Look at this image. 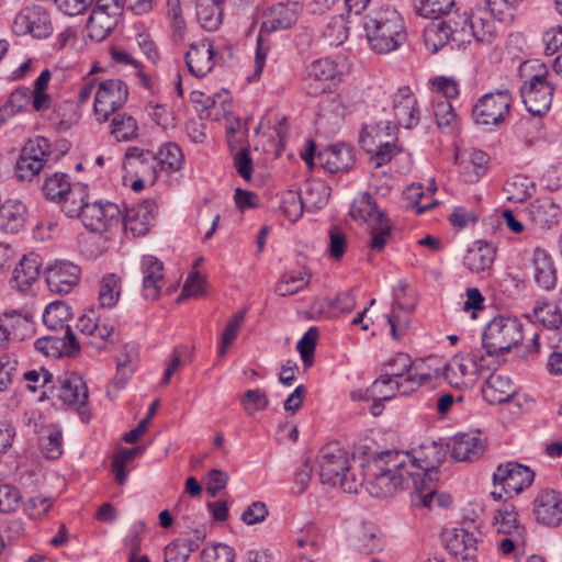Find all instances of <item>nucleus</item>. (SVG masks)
I'll return each instance as SVG.
<instances>
[{"label":"nucleus","mask_w":562,"mask_h":562,"mask_svg":"<svg viewBox=\"0 0 562 562\" xmlns=\"http://www.w3.org/2000/svg\"><path fill=\"white\" fill-rule=\"evenodd\" d=\"M128 89L121 79L100 81L94 92L93 110L97 121L106 122L127 101Z\"/></svg>","instance_id":"obj_10"},{"label":"nucleus","mask_w":562,"mask_h":562,"mask_svg":"<svg viewBox=\"0 0 562 562\" xmlns=\"http://www.w3.org/2000/svg\"><path fill=\"white\" fill-rule=\"evenodd\" d=\"M483 357L479 351L469 355L453 356L443 368L445 380L453 387L468 389L474 385L477 380V373L483 364Z\"/></svg>","instance_id":"obj_11"},{"label":"nucleus","mask_w":562,"mask_h":562,"mask_svg":"<svg viewBox=\"0 0 562 562\" xmlns=\"http://www.w3.org/2000/svg\"><path fill=\"white\" fill-rule=\"evenodd\" d=\"M454 5V0H415L416 11L420 16L438 20L443 14H449Z\"/></svg>","instance_id":"obj_58"},{"label":"nucleus","mask_w":562,"mask_h":562,"mask_svg":"<svg viewBox=\"0 0 562 562\" xmlns=\"http://www.w3.org/2000/svg\"><path fill=\"white\" fill-rule=\"evenodd\" d=\"M344 70V65L329 58H319L306 66L303 80L306 88H312L314 82L339 81ZM325 89V86H316L313 89H308L307 93L317 94L324 92Z\"/></svg>","instance_id":"obj_22"},{"label":"nucleus","mask_w":562,"mask_h":562,"mask_svg":"<svg viewBox=\"0 0 562 562\" xmlns=\"http://www.w3.org/2000/svg\"><path fill=\"white\" fill-rule=\"evenodd\" d=\"M280 209L290 222H296L305 211L299 192L292 190L281 195Z\"/></svg>","instance_id":"obj_61"},{"label":"nucleus","mask_w":562,"mask_h":562,"mask_svg":"<svg viewBox=\"0 0 562 562\" xmlns=\"http://www.w3.org/2000/svg\"><path fill=\"white\" fill-rule=\"evenodd\" d=\"M451 457L457 461H474L479 459L485 450L480 434L461 432L456 435L450 442Z\"/></svg>","instance_id":"obj_35"},{"label":"nucleus","mask_w":562,"mask_h":562,"mask_svg":"<svg viewBox=\"0 0 562 562\" xmlns=\"http://www.w3.org/2000/svg\"><path fill=\"white\" fill-rule=\"evenodd\" d=\"M33 92L29 87H19L13 90L7 102L4 103L14 114L26 111L29 106H32L34 111V98Z\"/></svg>","instance_id":"obj_62"},{"label":"nucleus","mask_w":562,"mask_h":562,"mask_svg":"<svg viewBox=\"0 0 562 562\" xmlns=\"http://www.w3.org/2000/svg\"><path fill=\"white\" fill-rule=\"evenodd\" d=\"M303 9L302 0H286L273 4L263 21V29L269 32L290 27Z\"/></svg>","instance_id":"obj_30"},{"label":"nucleus","mask_w":562,"mask_h":562,"mask_svg":"<svg viewBox=\"0 0 562 562\" xmlns=\"http://www.w3.org/2000/svg\"><path fill=\"white\" fill-rule=\"evenodd\" d=\"M121 295V279L114 274L110 273L102 278L100 291H99V301L102 307H113Z\"/></svg>","instance_id":"obj_55"},{"label":"nucleus","mask_w":562,"mask_h":562,"mask_svg":"<svg viewBox=\"0 0 562 562\" xmlns=\"http://www.w3.org/2000/svg\"><path fill=\"white\" fill-rule=\"evenodd\" d=\"M58 384L53 387L56 390V396L64 404L76 407L80 419L88 423L90 420L87 407L89 394L83 379L75 373H66L58 378Z\"/></svg>","instance_id":"obj_15"},{"label":"nucleus","mask_w":562,"mask_h":562,"mask_svg":"<svg viewBox=\"0 0 562 562\" xmlns=\"http://www.w3.org/2000/svg\"><path fill=\"white\" fill-rule=\"evenodd\" d=\"M550 77L548 69L538 65V71L520 88L522 102L533 116H543L551 106L554 88Z\"/></svg>","instance_id":"obj_9"},{"label":"nucleus","mask_w":562,"mask_h":562,"mask_svg":"<svg viewBox=\"0 0 562 562\" xmlns=\"http://www.w3.org/2000/svg\"><path fill=\"white\" fill-rule=\"evenodd\" d=\"M21 155L27 159H35L45 166L50 153L48 151V140L44 137H37L29 140L23 147Z\"/></svg>","instance_id":"obj_64"},{"label":"nucleus","mask_w":562,"mask_h":562,"mask_svg":"<svg viewBox=\"0 0 562 562\" xmlns=\"http://www.w3.org/2000/svg\"><path fill=\"white\" fill-rule=\"evenodd\" d=\"M532 315L536 322L540 323L543 327L561 334L558 347H562V312L560 307L554 303L543 302L535 305Z\"/></svg>","instance_id":"obj_42"},{"label":"nucleus","mask_w":562,"mask_h":562,"mask_svg":"<svg viewBox=\"0 0 562 562\" xmlns=\"http://www.w3.org/2000/svg\"><path fill=\"white\" fill-rule=\"evenodd\" d=\"M245 317L246 311L240 310L228 319L221 335V342L217 350V357L220 359L226 356L228 348L237 338L240 327L245 322Z\"/></svg>","instance_id":"obj_51"},{"label":"nucleus","mask_w":562,"mask_h":562,"mask_svg":"<svg viewBox=\"0 0 562 562\" xmlns=\"http://www.w3.org/2000/svg\"><path fill=\"white\" fill-rule=\"evenodd\" d=\"M382 372L381 376L367 390V393H370L372 396L379 393L383 401L392 398L395 392L408 395L427 380V375L416 372L411 357L403 352L389 359L384 363Z\"/></svg>","instance_id":"obj_3"},{"label":"nucleus","mask_w":562,"mask_h":562,"mask_svg":"<svg viewBox=\"0 0 562 562\" xmlns=\"http://www.w3.org/2000/svg\"><path fill=\"white\" fill-rule=\"evenodd\" d=\"M535 479V472L527 465L515 461L499 464L493 474L495 485L502 486L506 494H519L529 487Z\"/></svg>","instance_id":"obj_16"},{"label":"nucleus","mask_w":562,"mask_h":562,"mask_svg":"<svg viewBox=\"0 0 562 562\" xmlns=\"http://www.w3.org/2000/svg\"><path fill=\"white\" fill-rule=\"evenodd\" d=\"M387 323L391 327V336L395 340L401 339L409 326V311L401 302L398 293H394L392 310L387 314Z\"/></svg>","instance_id":"obj_45"},{"label":"nucleus","mask_w":562,"mask_h":562,"mask_svg":"<svg viewBox=\"0 0 562 562\" xmlns=\"http://www.w3.org/2000/svg\"><path fill=\"white\" fill-rule=\"evenodd\" d=\"M79 276V267L69 261H58L45 271L49 290L59 294L69 293L78 283Z\"/></svg>","instance_id":"obj_27"},{"label":"nucleus","mask_w":562,"mask_h":562,"mask_svg":"<svg viewBox=\"0 0 562 562\" xmlns=\"http://www.w3.org/2000/svg\"><path fill=\"white\" fill-rule=\"evenodd\" d=\"M317 464L322 483L329 485H337L342 472L349 470L347 452L337 443H329L322 448Z\"/></svg>","instance_id":"obj_17"},{"label":"nucleus","mask_w":562,"mask_h":562,"mask_svg":"<svg viewBox=\"0 0 562 562\" xmlns=\"http://www.w3.org/2000/svg\"><path fill=\"white\" fill-rule=\"evenodd\" d=\"M122 9V0H95L87 22L88 36L95 42L105 40L116 26Z\"/></svg>","instance_id":"obj_12"},{"label":"nucleus","mask_w":562,"mask_h":562,"mask_svg":"<svg viewBox=\"0 0 562 562\" xmlns=\"http://www.w3.org/2000/svg\"><path fill=\"white\" fill-rule=\"evenodd\" d=\"M186 64L189 71L195 77H204L215 65V52L207 40L190 45L186 54Z\"/></svg>","instance_id":"obj_32"},{"label":"nucleus","mask_w":562,"mask_h":562,"mask_svg":"<svg viewBox=\"0 0 562 562\" xmlns=\"http://www.w3.org/2000/svg\"><path fill=\"white\" fill-rule=\"evenodd\" d=\"M512 95L508 90L488 92L481 97L473 106V116L477 124L497 125L509 113Z\"/></svg>","instance_id":"obj_13"},{"label":"nucleus","mask_w":562,"mask_h":562,"mask_svg":"<svg viewBox=\"0 0 562 562\" xmlns=\"http://www.w3.org/2000/svg\"><path fill=\"white\" fill-rule=\"evenodd\" d=\"M392 109L398 125L405 128H413L420 121L418 102L409 87L396 90L392 97Z\"/></svg>","instance_id":"obj_23"},{"label":"nucleus","mask_w":562,"mask_h":562,"mask_svg":"<svg viewBox=\"0 0 562 562\" xmlns=\"http://www.w3.org/2000/svg\"><path fill=\"white\" fill-rule=\"evenodd\" d=\"M350 215L356 220L372 221L370 247L382 250L391 235V224L369 193L360 194L351 204Z\"/></svg>","instance_id":"obj_8"},{"label":"nucleus","mask_w":562,"mask_h":562,"mask_svg":"<svg viewBox=\"0 0 562 562\" xmlns=\"http://www.w3.org/2000/svg\"><path fill=\"white\" fill-rule=\"evenodd\" d=\"M535 519L547 527L562 524V496L554 490H542L533 499Z\"/></svg>","instance_id":"obj_21"},{"label":"nucleus","mask_w":562,"mask_h":562,"mask_svg":"<svg viewBox=\"0 0 562 562\" xmlns=\"http://www.w3.org/2000/svg\"><path fill=\"white\" fill-rule=\"evenodd\" d=\"M25 205L16 199H8L0 205V229L15 234L24 226Z\"/></svg>","instance_id":"obj_39"},{"label":"nucleus","mask_w":562,"mask_h":562,"mask_svg":"<svg viewBox=\"0 0 562 562\" xmlns=\"http://www.w3.org/2000/svg\"><path fill=\"white\" fill-rule=\"evenodd\" d=\"M434 114L438 127L443 133H451L457 125V114L448 100H434Z\"/></svg>","instance_id":"obj_57"},{"label":"nucleus","mask_w":562,"mask_h":562,"mask_svg":"<svg viewBox=\"0 0 562 562\" xmlns=\"http://www.w3.org/2000/svg\"><path fill=\"white\" fill-rule=\"evenodd\" d=\"M364 29L371 48L378 54L396 50L406 41L403 18L395 9L387 5L370 13Z\"/></svg>","instance_id":"obj_4"},{"label":"nucleus","mask_w":562,"mask_h":562,"mask_svg":"<svg viewBox=\"0 0 562 562\" xmlns=\"http://www.w3.org/2000/svg\"><path fill=\"white\" fill-rule=\"evenodd\" d=\"M487 5L488 9H477L470 15L471 38L474 37L481 43L493 42L497 33L496 20L502 23H509L514 19V12L501 7H498V10H494L490 3Z\"/></svg>","instance_id":"obj_14"},{"label":"nucleus","mask_w":562,"mask_h":562,"mask_svg":"<svg viewBox=\"0 0 562 562\" xmlns=\"http://www.w3.org/2000/svg\"><path fill=\"white\" fill-rule=\"evenodd\" d=\"M43 261L40 255L30 252L24 255L13 270L10 285L13 290L26 292L38 280Z\"/></svg>","instance_id":"obj_29"},{"label":"nucleus","mask_w":562,"mask_h":562,"mask_svg":"<svg viewBox=\"0 0 562 562\" xmlns=\"http://www.w3.org/2000/svg\"><path fill=\"white\" fill-rule=\"evenodd\" d=\"M140 271L143 274V296L150 301L158 300L165 286L164 263L155 256L145 255L140 260Z\"/></svg>","instance_id":"obj_26"},{"label":"nucleus","mask_w":562,"mask_h":562,"mask_svg":"<svg viewBox=\"0 0 562 562\" xmlns=\"http://www.w3.org/2000/svg\"><path fill=\"white\" fill-rule=\"evenodd\" d=\"M496 257V249L492 244L476 240L467 250L463 265L472 273H484L492 270Z\"/></svg>","instance_id":"obj_34"},{"label":"nucleus","mask_w":562,"mask_h":562,"mask_svg":"<svg viewBox=\"0 0 562 562\" xmlns=\"http://www.w3.org/2000/svg\"><path fill=\"white\" fill-rule=\"evenodd\" d=\"M78 195L74 205H67L66 215L68 217H79L83 226L92 233L102 234L116 226L121 220V210L117 204L91 200L87 188Z\"/></svg>","instance_id":"obj_5"},{"label":"nucleus","mask_w":562,"mask_h":562,"mask_svg":"<svg viewBox=\"0 0 562 562\" xmlns=\"http://www.w3.org/2000/svg\"><path fill=\"white\" fill-rule=\"evenodd\" d=\"M299 194L305 211L314 212L326 205L330 188L323 181L313 180L306 182Z\"/></svg>","instance_id":"obj_41"},{"label":"nucleus","mask_w":562,"mask_h":562,"mask_svg":"<svg viewBox=\"0 0 562 562\" xmlns=\"http://www.w3.org/2000/svg\"><path fill=\"white\" fill-rule=\"evenodd\" d=\"M123 168L127 176L146 178L150 186L156 182L161 171L157 156L138 147H130L126 150Z\"/></svg>","instance_id":"obj_18"},{"label":"nucleus","mask_w":562,"mask_h":562,"mask_svg":"<svg viewBox=\"0 0 562 562\" xmlns=\"http://www.w3.org/2000/svg\"><path fill=\"white\" fill-rule=\"evenodd\" d=\"M396 140L397 126L390 121L366 126L360 135V143L372 154L371 160L376 168L390 162L401 151Z\"/></svg>","instance_id":"obj_6"},{"label":"nucleus","mask_w":562,"mask_h":562,"mask_svg":"<svg viewBox=\"0 0 562 562\" xmlns=\"http://www.w3.org/2000/svg\"><path fill=\"white\" fill-rule=\"evenodd\" d=\"M449 25H445L442 21H434L424 30V42L428 50L437 53L440 48L451 42L448 34Z\"/></svg>","instance_id":"obj_49"},{"label":"nucleus","mask_w":562,"mask_h":562,"mask_svg":"<svg viewBox=\"0 0 562 562\" xmlns=\"http://www.w3.org/2000/svg\"><path fill=\"white\" fill-rule=\"evenodd\" d=\"M156 210L157 205L153 200H145L128 209L124 216L125 231H130L134 236L146 235L155 221Z\"/></svg>","instance_id":"obj_31"},{"label":"nucleus","mask_w":562,"mask_h":562,"mask_svg":"<svg viewBox=\"0 0 562 562\" xmlns=\"http://www.w3.org/2000/svg\"><path fill=\"white\" fill-rule=\"evenodd\" d=\"M535 189V184L522 176H515L506 182L505 190L507 192V200L514 203H522L529 199Z\"/></svg>","instance_id":"obj_56"},{"label":"nucleus","mask_w":562,"mask_h":562,"mask_svg":"<svg viewBox=\"0 0 562 562\" xmlns=\"http://www.w3.org/2000/svg\"><path fill=\"white\" fill-rule=\"evenodd\" d=\"M142 452L140 448L133 449H121L113 457L112 470L115 474V481L122 485L126 481L127 472L125 470L126 464L133 460L138 453Z\"/></svg>","instance_id":"obj_63"},{"label":"nucleus","mask_w":562,"mask_h":562,"mask_svg":"<svg viewBox=\"0 0 562 562\" xmlns=\"http://www.w3.org/2000/svg\"><path fill=\"white\" fill-rule=\"evenodd\" d=\"M317 339L318 329L316 327H310L297 341L296 349L301 356L305 369L311 368L314 363V353Z\"/></svg>","instance_id":"obj_59"},{"label":"nucleus","mask_w":562,"mask_h":562,"mask_svg":"<svg viewBox=\"0 0 562 562\" xmlns=\"http://www.w3.org/2000/svg\"><path fill=\"white\" fill-rule=\"evenodd\" d=\"M156 156L161 171H178L184 161L181 148L175 143L164 144Z\"/></svg>","instance_id":"obj_50"},{"label":"nucleus","mask_w":562,"mask_h":562,"mask_svg":"<svg viewBox=\"0 0 562 562\" xmlns=\"http://www.w3.org/2000/svg\"><path fill=\"white\" fill-rule=\"evenodd\" d=\"M77 328L81 334L89 337V344L99 351L105 349L106 341L111 339L114 333V325L102 318L101 315H95L94 311L80 316L77 322Z\"/></svg>","instance_id":"obj_24"},{"label":"nucleus","mask_w":562,"mask_h":562,"mask_svg":"<svg viewBox=\"0 0 562 562\" xmlns=\"http://www.w3.org/2000/svg\"><path fill=\"white\" fill-rule=\"evenodd\" d=\"M448 448L435 441L424 443L409 453L408 470L414 481L412 503L415 506L429 507L439 480V465L446 460Z\"/></svg>","instance_id":"obj_2"},{"label":"nucleus","mask_w":562,"mask_h":562,"mask_svg":"<svg viewBox=\"0 0 562 562\" xmlns=\"http://www.w3.org/2000/svg\"><path fill=\"white\" fill-rule=\"evenodd\" d=\"M445 25H449L451 32L448 31L451 42L456 43L457 47L462 44L470 42L471 40V27H470V15L467 12L458 13L441 20Z\"/></svg>","instance_id":"obj_47"},{"label":"nucleus","mask_w":562,"mask_h":562,"mask_svg":"<svg viewBox=\"0 0 562 562\" xmlns=\"http://www.w3.org/2000/svg\"><path fill=\"white\" fill-rule=\"evenodd\" d=\"M240 402L247 415L252 416L257 412L263 411L269 405V398L261 389L246 391L240 396Z\"/></svg>","instance_id":"obj_60"},{"label":"nucleus","mask_w":562,"mask_h":562,"mask_svg":"<svg viewBox=\"0 0 562 562\" xmlns=\"http://www.w3.org/2000/svg\"><path fill=\"white\" fill-rule=\"evenodd\" d=\"M71 318L70 306L61 301H55L48 304L43 313L44 325L53 331H64Z\"/></svg>","instance_id":"obj_43"},{"label":"nucleus","mask_w":562,"mask_h":562,"mask_svg":"<svg viewBox=\"0 0 562 562\" xmlns=\"http://www.w3.org/2000/svg\"><path fill=\"white\" fill-rule=\"evenodd\" d=\"M50 78V71L44 69L34 81V87L31 90L34 94V112H45L52 106V97L46 92Z\"/></svg>","instance_id":"obj_54"},{"label":"nucleus","mask_w":562,"mask_h":562,"mask_svg":"<svg viewBox=\"0 0 562 562\" xmlns=\"http://www.w3.org/2000/svg\"><path fill=\"white\" fill-rule=\"evenodd\" d=\"M446 548L450 554L462 560L474 558L476 552V539L463 528H456L445 533Z\"/></svg>","instance_id":"obj_37"},{"label":"nucleus","mask_w":562,"mask_h":562,"mask_svg":"<svg viewBox=\"0 0 562 562\" xmlns=\"http://www.w3.org/2000/svg\"><path fill=\"white\" fill-rule=\"evenodd\" d=\"M196 18L205 31H216L222 23V8L220 0H198Z\"/></svg>","instance_id":"obj_44"},{"label":"nucleus","mask_w":562,"mask_h":562,"mask_svg":"<svg viewBox=\"0 0 562 562\" xmlns=\"http://www.w3.org/2000/svg\"><path fill=\"white\" fill-rule=\"evenodd\" d=\"M522 338V325L517 318L499 316L486 325L482 334V347L486 355L498 356L508 352Z\"/></svg>","instance_id":"obj_7"},{"label":"nucleus","mask_w":562,"mask_h":562,"mask_svg":"<svg viewBox=\"0 0 562 562\" xmlns=\"http://www.w3.org/2000/svg\"><path fill=\"white\" fill-rule=\"evenodd\" d=\"M530 221L541 229H550L559 225L562 217L561 205L551 196L533 200L527 207Z\"/></svg>","instance_id":"obj_28"},{"label":"nucleus","mask_w":562,"mask_h":562,"mask_svg":"<svg viewBox=\"0 0 562 562\" xmlns=\"http://www.w3.org/2000/svg\"><path fill=\"white\" fill-rule=\"evenodd\" d=\"M345 117V105L339 97H330L319 105L316 124L327 133H335Z\"/></svg>","instance_id":"obj_38"},{"label":"nucleus","mask_w":562,"mask_h":562,"mask_svg":"<svg viewBox=\"0 0 562 562\" xmlns=\"http://www.w3.org/2000/svg\"><path fill=\"white\" fill-rule=\"evenodd\" d=\"M409 452L398 450L382 451L364 469L363 483L367 492L376 498H387L412 487L414 481L408 470Z\"/></svg>","instance_id":"obj_1"},{"label":"nucleus","mask_w":562,"mask_h":562,"mask_svg":"<svg viewBox=\"0 0 562 562\" xmlns=\"http://www.w3.org/2000/svg\"><path fill=\"white\" fill-rule=\"evenodd\" d=\"M41 448L47 459H58L63 453L61 429L56 426L47 427L41 437Z\"/></svg>","instance_id":"obj_53"},{"label":"nucleus","mask_w":562,"mask_h":562,"mask_svg":"<svg viewBox=\"0 0 562 562\" xmlns=\"http://www.w3.org/2000/svg\"><path fill=\"white\" fill-rule=\"evenodd\" d=\"M86 187H71L69 176L64 172L46 175L42 184V191L46 199L61 204V211L66 214L67 205H74L78 199L76 193H82Z\"/></svg>","instance_id":"obj_19"},{"label":"nucleus","mask_w":562,"mask_h":562,"mask_svg":"<svg viewBox=\"0 0 562 562\" xmlns=\"http://www.w3.org/2000/svg\"><path fill=\"white\" fill-rule=\"evenodd\" d=\"M356 549L366 554H372L382 549L378 529L372 525H362L356 536Z\"/></svg>","instance_id":"obj_52"},{"label":"nucleus","mask_w":562,"mask_h":562,"mask_svg":"<svg viewBox=\"0 0 562 562\" xmlns=\"http://www.w3.org/2000/svg\"><path fill=\"white\" fill-rule=\"evenodd\" d=\"M311 280V273L305 270H292L285 273L276 286V293L281 296L292 295L304 289Z\"/></svg>","instance_id":"obj_48"},{"label":"nucleus","mask_w":562,"mask_h":562,"mask_svg":"<svg viewBox=\"0 0 562 562\" xmlns=\"http://www.w3.org/2000/svg\"><path fill=\"white\" fill-rule=\"evenodd\" d=\"M515 393L510 378L497 373H492L482 386L483 397L492 405L508 402Z\"/></svg>","instance_id":"obj_36"},{"label":"nucleus","mask_w":562,"mask_h":562,"mask_svg":"<svg viewBox=\"0 0 562 562\" xmlns=\"http://www.w3.org/2000/svg\"><path fill=\"white\" fill-rule=\"evenodd\" d=\"M110 134L117 142L133 140L138 136L137 121L126 113H116L110 123Z\"/></svg>","instance_id":"obj_46"},{"label":"nucleus","mask_w":562,"mask_h":562,"mask_svg":"<svg viewBox=\"0 0 562 562\" xmlns=\"http://www.w3.org/2000/svg\"><path fill=\"white\" fill-rule=\"evenodd\" d=\"M533 277L538 285L544 290H551L557 283V273L551 256L537 248L533 252Z\"/></svg>","instance_id":"obj_40"},{"label":"nucleus","mask_w":562,"mask_h":562,"mask_svg":"<svg viewBox=\"0 0 562 562\" xmlns=\"http://www.w3.org/2000/svg\"><path fill=\"white\" fill-rule=\"evenodd\" d=\"M316 160L330 173L349 170L355 164L353 150L348 145H334L319 151Z\"/></svg>","instance_id":"obj_33"},{"label":"nucleus","mask_w":562,"mask_h":562,"mask_svg":"<svg viewBox=\"0 0 562 562\" xmlns=\"http://www.w3.org/2000/svg\"><path fill=\"white\" fill-rule=\"evenodd\" d=\"M35 348L46 357L56 359L64 356L77 357L80 352V344L70 327L38 338Z\"/></svg>","instance_id":"obj_20"},{"label":"nucleus","mask_w":562,"mask_h":562,"mask_svg":"<svg viewBox=\"0 0 562 562\" xmlns=\"http://www.w3.org/2000/svg\"><path fill=\"white\" fill-rule=\"evenodd\" d=\"M12 30L16 35L31 34L33 37L44 38L52 32L47 15L36 8H25L16 14Z\"/></svg>","instance_id":"obj_25"}]
</instances>
